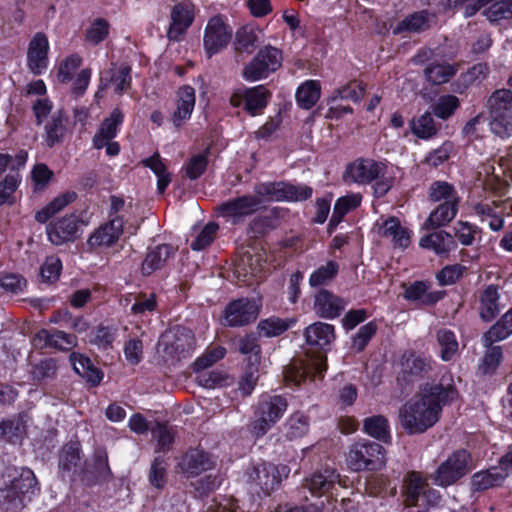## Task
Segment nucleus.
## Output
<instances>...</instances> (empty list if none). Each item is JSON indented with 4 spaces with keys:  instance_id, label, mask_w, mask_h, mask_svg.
<instances>
[{
    "instance_id": "obj_1",
    "label": "nucleus",
    "mask_w": 512,
    "mask_h": 512,
    "mask_svg": "<svg viewBox=\"0 0 512 512\" xmlns=\"http://www.w3.org/2000/svg\"><path fill=\"white\" fill-rule=\"evenodd\" d=\"M458 398L450 374L444 375L437 385L426 386L399 409V420L408 434H420L439 420L442 406Z\"/></svg>"
},
{
    "instance_id": "obj_2",
    "label": "nucleus",
    "mask_w": 512,
    "mask_h": 512,
    "mask_svg": "<svg viewBox=\"0 0 512 512\" xmlns=\"http://www.w3.org/2000/svg\"><path fill=\"white\" fill-rule=\"evenodd\" d=\"M0 506L7 510H19L39 491L34 472L27 467H7L2 474Z\"/></svg>"
},
{
    "instance_id": "obj_3",
    "label": "nucleus",
    "mask_w": 512,
    "mask_h": 512,
    "mask_svg": "<svg viewBox=\"0 0 512 512\" xmlns=\"http://www.w3.org/2000/svg\"><path fill=\"white\" fill-rule=\"evenodd\" d=\"M345 178L358 184H370L374 181V193L377 197H382L393 186L394 173L393 168L384 162L361 158L347 166Z\"/></svg>"
},
{
    "instance_id": "obj_4",
    "label": "nucleus",
    "mask_w": 512,
    "mask_h": 512,
    "mask_svg": "<svg viewBox=\"0 0 512 512\" xmlns=\"http://www.w3.org/2000/svg\"><path fill=\"white\" fill-rule=\"evenodd\" d=\"M195 345L196 340L191 330L176 327L161 335L157 353L164 363L174 364L188 357L194 351Z\"/></svg>"
},
{
    "instance_id": "obj_5",
    "label": "nucleus",
    "mask_w": 512,
    "mask_h": 512,
    "mask_svg": "<svg viewBox=\"0 0 512 512\" xmlns=\"http://www.w3.org/2000/svg\"><path fill=\"white\" fill-rule=\"evenodd\" d=\"M286 398L280 395L263 393L259 396L251 422L254 436H264L284 415L287 410Z\"/></svg>"
},
{
    "instance_id": "obj_6",
    "label": "nucleus",
    "mask_w": 512,
    "mask_h": 512,
    "mask_svg": "<svg viewBox=\"0 0 512 512\" xmlns=\"http://www.w3.org/2000/svg\"><path fill=\"white\" fill-rule=\"evenodd\" d=\"M490 129L502 139L512 136V91L496 90L488 99Z\"/></svg>"
},
{
    "instance_id": "obj_7",
    "label": "nucleus",
    "mask_w": 512,
    "mask_h": 512,
    "mask_svg": "<svg viewBox=\"0 0 512 512\" xmlns=\"http://www.w3.org/2000/svg\"><path fill=\"white\" fill-rule=\"evenodd\" d=\"M313 189L305 184L263 182L254 187L253 197L259 199V209L264 202L304 201L312 196Z\"/></svg>"
},
{
    "instance_id": "obj_8",
    "label": "nucleus",
    "mask_w": 512,
    "mask_h": 512,
    "mask_svg": "<svg viewBox=\"0 0 512 512\" xmlns=\"http://www.w3.org/2000/svg\"><path fill=\"white\" fill-rule=\"evenodd\" d=\"M385 461L384 447L371 441L354 443L346 457L347 466L355 472L379 470L385 465Z\"/></svg>"
},
{
    "instance_id": "obj_9",
    "label": "nucleus",
    "mask_w": 512,
    "mask_h": 512,
    "mask_svg": "<svg viewBox=\"0 0 512 512\" xmlns=\"http://www.w3.org/2000/svg\"><path fill=\"white\" fill-rule=\"evenodd\" d=\"M281 50L267 45L260 49L253 59L244 67L242 76L246 81L256 82L266 79L282 65Z\"/></svg>"
},
{
    "instance_id": "obj_10",
    "label": "nucleus",
    "mask_w": 512,
    "mask_h": 512,
    "mask_svg": "<svg viewBox=\"0 0 512 512\" xmlns=\"http://www.w3.org/2000/svg\"><path fill=\"white\" fill-rule=\"evenodd\" d=\"M471 469V456L460 449L453 452L436 470L434 474L435 484L446 487L466 475Z\"/></svg>"
},
{
    "instance_id": "obj_11",
    "label": "nucleus",
    "mask_w": 512,
    "mask_h": 512,
    "mask_svg": "<svg viewBox=\"0 0 512 512\" xmlns=\"http://www.w3.org/2000/svg\"><path fill=\"white\" fill-rule=\"evenodd\" d=\"M289 473L290 469L286 465L262 462L254 465L247 476L250 484L260 488L263 493L270 494L279 487L282 479L288 477Z\"/></svg>"
},
{
    "instance_id": "obj_12",
    "label": "nucleus",
    "mask_w": 512,
    "mask_h": 512,
    "mask_svg": "<svg viewBox=\"0 0 512 512\" xmlns=\"http://www.w3.org/2000/svg\"><path fill=\"white\" fill-rule=\"evenodd\" d=\"M233 29L222 16L209 19L203 36V45L208 57L225 49L232 38Z\"/></svg>"
},
{
    "instance_id": "obj_13",
    "label": "nucleus",
    "mask_w": 512,
    "mask_h": 512,
    "mask_svg": "<svg viewBox=\"0 0 512 512\" xmlns=\"http://www.w3.org/2000/svg\"><path fill=\"white\" fill-rule=\"evenodd\" d=\"M259 210V199L251 194L229 199L217 206L218 216L231 224L242 223L247 217Z\"/></svg>"
},
{
    "instance_id": "obj_14",
    "label": "nucleus",
    "mask_w": 512,
    "mask_h": 512,
    "mask_svg": "<svg viewBox=\"0 0 512 512\" xmlns=\"http://www.w3.org/2000/svg\"><path fill=\"white\" fill-rule=\"evenodd\" d=\"M405 487V502L408 506L428 508L439 501L438 492L429 488L426 481L416 472L408 474Z\"/></svg>"
},
{
    "instance_id": "obj_15",
    "label": "nucleus",
    "mask_w": 512,
    "mask_h": 512,
    "mask_svg": "<svg viewBox=\"0 0 512 512\" xmlns=\"http://www.w3.org/2000/svg\"><path fill=\"white\" fill-rule=\"evenodd\" d=\"M326 371V356L317 354L308 357L306 360L295 361L284 372L287 382L300 385L308 377H323Z\"/></svg>"
},
{
    "instance_id": "obj_16",
    "label": "nucleus",
    "mask_w": 512,
    "mask_h": 512,
    "mask_svg": "<svg viewBox=\"0 0 512 512\" xmlns=\"http://www.w3.org/2000/svg\"><path fill=\"white\" fill-rule=\"evenodd\" d=\"M81 220L76 214L65 215L46 226V234L49 242L60 246L73 242L79 237Z\"/></svg>"
},
{
    "instance_id": "obj_17",
    "label": "nucleus",
    "mask_w": 512,
    "mask_h": 512,
    "mask_svg": "<svg viewBox=\"0 0 512 512\" xmlns=\"http://www.w3.org/2000/svg\"><path fill=\"white\" fill-rule=\"evenodd\" d=\"M124 217L115 216L102 224L89 236L87 245L91 250L109 248L117 243L123 233Z\"/></svg>"
},
{
    "instance_id": "obj_18",
    "label": "nucleus",
    "mask_w": 512,
    "mask_h": 512,
    "mask_svg": "<svg viewBox=\"0 0 512 512\" xmlns=\"http://www.w3.org/2000/svg\"><path fill=\"white\" fill-rule=\"evenodd\" d=\"M195 17V6L191 1H183L173 6L170 13L168 38L179 41L192 25Z\"/></svg>"
},
{
    "instance_id": "obj_19",
    "label": "nucleus",
    "mask_w": 512,
    "mask_h": 512,
    "mask_svg": "<svg viewBox=\"0 0 512 512\" xmlns=\"http://www.w3.org/2000/svg\"><path fill=\"white\" fill-rule=\"evenodd\" d=\"M374 229L382 238L389 240L394 248L405 249L410 244L411 231L403 226L396 217L379 219L375 223Z\"/></svg>"
},
{
    "instance_id": "obj_20",
    "label": "nucleus",
    "mask_w": 512,
    "mask_h": 512,
    "mask_svg": "<svg viewBox=\"0 0 512 512\" xmlns=\"http://www.w3.org/2000/svg\"><path fill=\"white\" fill-rule=\"evenodd\" d=\"M259 314V306L249 299L234 300L225 309L224 320L228 326H244L254 321Z\"/></svg>"
},
{
    "instance_id": "obj_21",
    "label": "nucleus",
    "mask_w": 512,
    "mask_h": 512,
    "mask_svg": "<svg viewBox=\"0 0 512 512\" xmlns=\"http://www.w3.org/2000/svg\"><path fill=\"white\" fill-rule=\"evenodd\" d=\"M49 41L44 33L38 32L30 40L27 50V66L35 75L48 68Z\"/></svg>"
},
{
    "instance_id": "obj_22",
    "label": "nucleus",
    "mask_w": 512,
    "mask_h": 512,
    "mask_svg": "<svg viewBox=\"0 0 512 512\" xmlns=\"http://www.w3.org/2000/svg\"><path fill=\"white\" fill-rule=\"evenodd\" d=\"M32 344L37 349L54 348L67 351L77 345V338L64 331L41 329L32 338Z\"/></svg>"
},
{
    "instance_id": "obj_23",
    "label": "nucleus",
    "mask_w": 512,
    "mask_h": 512,
    "mask_svg": "<svg viewBox=\"0 0 512 512\" xmlns=\"http://www.w3.org/2000/svg\"><path fill=\"white\" fill-rule=\"evenodd\" d=\"M503 287L496 284H490L480 293L479 296V314L484 321H490L494 319L500 312V310L506 305L507 301H504Z\"/></svg>"
},
{
    "instance_id": "obj_24",
    "label": "nucleus",
    "mask_w": 512,
    "mask_h": 512,
    "mask_svg": "<svg viewBox=\"0 0 512 512\" xmlns=\"http://www.w3.org/2000/svg\"><path fill=\"white\" fill-rule=\"evenodd\" d=\"M215 465L216 461L209 453L198 449L186 453L179 463L182 472L188 477L198 476L213 469Z\"/></svg>"
},
{
    "instance_id": "obj_25",
    "label": "nucleus",
    "mask_w": 512,
    "mask_h": 512,
    "mask_svg": "<svg viewBox=\"0 0 512 512\" xmlns=\"http://www.w3.org/2000/svg\"><path fill=\"white\" fill-rule=\"evenodd\" d=\"M345 306L343 299L326 289L319 290L314 298V311L321 318L334 319L341 314Z\"/></svg>"
},
{
    "instance_id": "obj_26",
    "label": "nucleus",
    "mask_w": 512,
    "mask_h": 512,
    "mask_svg": "<svg viewBox=\"0 0 512 512\" xmlns=\"http://www.w3.org/2000/svg\"><path fill=\"white\" fill-rule=\"evenodd\" d=\"M431 370L430 359L413 351H405L400 359V374L404 380L426 375Z\"/></svg>"
},
{
    "instance_id": "obj_27",
    "label": "nucleus",
    "mask_w": 512,
    "mask_h": 512,
    "mask_svg": "<svg viewBox=\"0 0 512 512\" xmlns=\"http://www.w3.org/2000/svg\"><path fill=\"white\" fill-rule=\"evenodd\" d=\"M306 343L326 352L335 340L334 326L324 322L309 325L304 332Z\"/></svg>"
},
{
    "instance_id": "obj_28",
    "label": "nucleus",
    "mask_w": 512,
    "mask_h": 512,
    "mask_svg": "<svg viewBox=\"0 0 512 512\" xmlns=\"http://www.w3.org/2000/svg\"><path fill=\"white\" fill-rule=\"evenodd\" d=\"M336 485L344 486L340 475L330 467L315 472L306 480V486L313 494H326L335 489Z\"/></svg>"
},
{
    "instance_id": "obj_29",
    "label": "nucleus",
    "mask_w": 512,
    "mask_h": 512,
    "mask_svg": "<svg viewBox=\"0 0 512 512\" xmlns=\"http://www.w3.org/2000/svg\"><path fill=\"white\" fill-rule=\"evenodd\" d=\"M196 101L195 90L189 85L182 86L177 92L176 109L172 114V122L179 128L190 119Z\"/></svg>"
},
{
    "instance_id": "obj_30",
    "label": "nucleus",
    "mask_w": 512,
    "mask_h": 512,
    "mask_svg": "<svg viewBox=\"0 0 512 512\" xmlns=\"http://www.w3.org/2000/svg\"><path fill=\"white\" fill-rule=\"evenodd\" d=\"M123 113L118 109H114L110 116L103 120L100 128L93 138V145L97 149L104 148L108 140H113L123 122Z\"/></svg>"
},
{
    "instance_id": "obj_31",
    "label": "nucleus",
    "mask_w": 512,
    "mask_h": 512,
    "mask_svg": "<svg viewBox=\"0 0 512 512\" xmlns=\"http://www.w3.org/2000/svg\"><path fill=\"white\" fill-rule=\"evenodd\" d=\"M174 254L175 249L169 244H161L151 248L142 263V273L150 275L154 271L163 268Z\"/></svg>"
},
{
    "instance_id": "obj_32",
    "label": "nucleus",
    "mask_w": 512,
    "mask_h": 512,
    "mask_svg": "<svg viewBox=\"0 0 512 512\" xmlns=\"http://www.w3.org/2000/svg\"><path fill=\"white\" fill-rule=\"evenodd\" d=\"M420 246L434 251L437 255H445L456 248V242L451 234L445 231H436L420 239Z\"/></svg>"
},
{
    "instance_id": "obj_33",
    "label": "nucleus",
    "mask_w": 512,
    "mask_h": 512,
    "mask_svg": "<svg viewBox=\"0 0 512 512\" xmlns=\"http://www.w3.org/2000/svg\"><path fill=\"white\" fill-rule=\"evenodd\" d=\"M459 204L440 203L431 211L423 224L425 229H435L450 223L458 212Z\"/></svg>"
},
{
    "instance_id": "obj_34",
    "label": "nucleus",
    "mask_w": 512,
    "mask_h": 512,
    "mask_svg": "<svg viewBox=\"0 0 512 512\" xmlns=\"http://www.w3.org/2000/svg\"><path fill=\"white\" fill-rule=\"evenodd\" d=\"M512 335V307L483 335V345L490 346Z\"/></svg>"
},
{
    "instance_id": "obj_35",
    "label": "nucleus",
    "mask_w": 512,
    "mask_h": 512,
    "mask_svg": "<svg viewBox=\"0 0 512 512\" xmlns=\"http://www.w3.org/2000/svg\"><path fill=\"white\" fill-rule=\"evenodd\" d=\"M508 476L504 467H492L486 471L475 473L472 477V487L474 490H486L500 485Z\"/></svg>"
},
{
    "instance_id": "obj_36",
    "label": "nucleus",
    "mask_w": 512,
    "mask_h": 512,
    "mask_svg": "<svg viewBox=\"0 0 512 512\" xmlns=\"http://www.w3.org/2000/svg\"><path fill=\"white\" fill-rule=\"evenodd\" d=\"M77 194L73 191H67L50 201L45 207L37 211L35 220L39 223H46L55 214L62 211L66 206L75 201Z\"/></svg>"
},
{
    "instance_id": "obj_37",
    "label": "nucleus",
    "mask_w": 512,
    "mask_h": 512,
    "mask_svg": "<svg viewBox=\"0 0 512 512\" xmlns=\"http://www.w3.org/2000/svg\"><path fill=\"white\" fill-rule=\"evenodd\" d=\"M269 97L270 93L263 85L248 88L243 94L244 108L251 115H255L267 106Z\"/></svg>"
},
{
    "instance_id": "obj_38",
    "label": "nucleus",
    "mask_w": 512,
    "mask_h": 512,
    "mask_svg": "<svg viewBox=\"0 0 512 512\" xmlns=\"http://www.w3.org/2000/svg\"><path fill=\"white\" fill-rule=\"evenodd\" d=\"M141 164L149 168L157 177V190L164 193L165 189L171 182V174L167 171L166 164L158 152L151 157L145 158Z\"/></svg>"
},
{
    "instance_id": "obj_39",
    "label": "nucleus",
    "mask_w": 512,
    "mask_h": 512,
    "mask_svg": "<svg viewBox=\"0 0 512 512\" xmlns=\"http://www.w3.org/2000/svg\"><path fill=\"white\" fill-rule=\"evenodd\" d=\"M457 72V66L446 62H434L426 66L425 78L434 85H441L448 82Z\"/></svg>"
},
{
    "instance_id": "obj_40",
    "label": "nucleus",
    "mask_w": 512,
    "mask_h": 512,
    "mask_svg": "<svg viewBox=\"0 0 512 512\" xmlns=\"http://www.w3.org/2000/svg\"><path fill=\"white\" fill-rule=\"evenodd\" d=\"M26 432V425L22 417H14L0 422V441L4 443H18Z\"/></svg>"
},
{
    "instance_id": "obj_41",
    "label": "nucleus",
    "mask_w": 512,
    "mask_h": 512,
    "mask_svg": "<svg viewBox=\"0 0 512 512\" xmlns=\"http://www.w3.org/2000/svg\"><path fill=\"white\" fill-rule=\"evenodd\" d=\"M433 18L434 16L430 15L426 11L413 13L397 24L394 29V33L399 34L405 31L420 32L426 30L430 27Z\"/></svg>"
},
{
    "instance_id": "obj_42",
    "label": "nucleus",
    "mask_w": 512,
    "mask_h": 512,
    "mask_svg": "<svg viewBox=\"0 0 512 512\" xmlns=\"http://www.w3.org/2000/svg\"><path fill=\"white\" fill-rule=\"evenodd\" d=\"M66 118L62 111H56L45 125V141L49 147L61 142L66 133Z\"/></svg>"
},
{
    "instance_id": "obj_43",
    "label": "nucleus",
    "mask_w": 512,
    "mask_h": 512,
    "mask_svg": "<svg viewBox=\"0 0 512 512\" xmlns=\"http://www.w3.org/2000/svg\"><path fill=\"white\" fill-rule=\"evenodd\" d=\"M262 30L252 26H243L235 33V48L238 51L251 53L261 42Z\"/></svg>"
},
{
    "instance_id": "obj_44",
    "label": "nucleus",
    "mask_w": 512,
    "mask_h": 512,
    "mask_svg": "<svg viewBox=\"0 0 512 512\" xmlns=\"http://www.w3.org/2000/svg\"><path fill=\"white\" fill-rule=\"evenodd\" d=\"M321 85L316 80H307L296 91V101L303 109H310L320 98Z\"/></svg>"
},
{
    "instance_id": "obj_45",
    "label": "nucleus",
    "mask_w": 512,
    "mask_h": 512,
    "mask_svg": "<svg viewBox=\"0 0 512 512\" xmlns=\"http://www.w3.org/2000/svg\"><path fill=\"white\" fill-rule=\"evenodd\" d=\"M429 198L433 202L459 204L460 197L455 188L444 181L434 182L429 189Z\"/></svg>"
},
{
    "instance_id": "obj_46",
    "label": "nucleus",
    "mask_w": 512,
    "mask_h": 512,
    "mask_svg": "<svg viewBox=\"0 0 512 512\" xmlns=\"http://www.w3.org/2000/svg\"><path fill=\"white\" fill-rule=\"evenodd\" d=\"M364 431L369 436L384 442L391 439L388 420L381 415L366 418L364 420Z\"/></svg>"
},
{
    "instance_id": "obj_47",
    "label": "nucleus",
    "mask_w": 512,
    "mask_h": 512,
    "mask_svg": "<svg viewBox=\"0 0 512 512\" xmlns=\"http://www.w3.org/2000/svg\"><path fill=\"white\" fill-rule=\"evenodd\" d=\"M437 342L440 347V357L443 361L452 360L458 353L459 344L453 331L440 329L437 332Z\"/></svg>"
},
{
    "instance_id": "obj_48",
    "label": "nucleus",
    "mask_w": 512,
    "mask_h": 512,
    "mask_svg": "<svg viewBox=\"0 0 512 512\" xmlns=\"http://www.w3.org/2000/svg\"><path fill=\"white\" fill-rule=\"evenodd\" d=\"M405 298L421 304H434L442 298V292H428L423 282H416L405 290Z\"/></svg>"
},
{
    "instance_id": "obj_49",
    "label": "nucleus",
    "mask_w": 512,
    "mask_h": 512,
    "mask_svg": "<svg viewBox=\"0 0 512 512\" xmlns=\"http://www.w3.org/2000/svg\"><path fill=\"white\" fill-rule=\"evenodd\" d=\"M360 203L361 195L358 193H353L340 197L334 205L330 224L337 225L348 212L356 209L360 205Z\"/></svg>"
},
{
    "instance_id": "obj_50",
    "label": "nucleus",
    "mask_w": 512,
    "mask_h": 512,
    "mask_svg": "<svg viewBox=\"0 0 512 512\" xmlns=\"http://www.w3.org/2000/svg\"><path fill=\"white\" fill-rule=\"evenodd\" d=\"M56 361L50 358L43 359L38 363L32 364L30 369L31 379L36 384H43L56 376Z\"/></svg>"
},
{
    "instance_id": "obj_51",
    "label": "nucleus",
    "mask_w": 512,
    "mask_h": 512,
    "mask_svg": "<svg viewBox=\"0 0 512 512\" xmlns=\"http://www.w3.org/2000/svg\"><path fill=\"white\" fill-rule=\"evenodd\" d=\"M339 265L335 261H328L326 264L318 267L309 277V284L312 287L326 285L337 275Z\"/></svg>"
},
{
    "instance_id": "obj_52",
    "label": "nucleus",
    "mask_w": 512,
    "mask_h": 512,
    "mask_svg": "<svg viewBox=\"0 0 512 512\" xmlns=\"http://www.w3.org/2000/svg\"><path fill=\"white\" fill-rule=\"evenodd\" d=\"M286 436L296 439L304 436L309 430V418L303 413L292 414L285 423Z\"/></svg>"
},
{
    "instance_id": "obj_53",
    "label": "nucleus",
    "mask_w": 512,
    "mask_h": 512,
    "mask_svg": "<svg viewBox=\"0 0 512 512\" xmlns=\"http://www.w3.org/2000/svg\"><path fill=\"white\" fill-rule=\"evenodd\" d=\"M411 130L414 135L422 139H429L437 133L434 119L429 112L422 114L411 121Z\"/></svg>"
},
{
    "instance_id": "obj_54",
    "label": "nucleus",
    "mask_w": 512,
    "mask_h": 512,
    "mask_svg": "<svg viewBox=\"0 0 512 512\" xmlns=\"http://www.w3.org/2000/svg\"><path fill=\"white\" fill-rule=\"evenodd\" d=\"M110 25L104 18H96L91 22L85 32V40L92 45L104 41L109 34Z\"/></svg>"
},
{
    "instance_id": "obj_55",
    "label": "nucleus",
    "mask_w": 512,
    "mask_h": 512,
    "mask_svg": "<svg viewBox=\"0 0 512 512\" xmlns=\"http://www.w3.org/2000/svg\"><path fill=\"white\" fill-rule=\"evenodd\" d=\"M196 380L198 384L204 388L213 389L228 384L229 377L227 374L219 370L212 371H196Z\"/></svg>"
},
{
    "instance_id": "obj_56",
    "label": "nucleus",
    "mask_w": 512,
    "mask_h": 512,
    "mask_svg": "<svg viewBox=\"0 0 512 512\" xmlns=\"http://www.w3.org/2000/svg\"><path fill=\"white\" fill-rule=\"evenodd\" d=\"M151 433L157 442L158 451L166 452L170 449L174 441V432L171 427L156 423L155 426L151 427Z\"/></svg>"
},
{
    "instance_id": "obj_57",
    "label": "nucleus",
    "mask_w": 512,
    "mask_h": 512,
    "mask_svg": "<svg viewBox=\"0 0 512 512\" xmlns=\"http://www.w3.org/2000/svg\"><path fill=\"white\" fill-rule=\"evenodd\" d=\"M459 107V99L454 95H444L433 104V113L441 119L449 118Z\"/></svg>"
},
{
    "instance_id": "obj_58",
    "label": "nucleus",
    "mask_w": 512,
    "mask_h": 512,
    "mask_svg": "<svg viewBox=\"0 0 512 512\" xmlns=\"http://www.w3.org/2000/svg\"><path fill=\"white\" fill-rule=\"evenodd\" d=\"M484 15L490 22L512 19V0H502L493 3L484 11Z\"/></svg>"
},
{
    "instance_id": "obj_59",
    "label": "nucleus",
    "mask_w": 512,
    "mask_h": 512,
    "mask_svg": "<svg viewBox=\"0 0 512 512\" xmlns=\"http://www.w3.org/2000/svg\"><path fill=\"white\" fill-rule=\"evenodd\" d=\"M218 229V224L214 222L206 224L198 233L196 238L191 242V248L193 250L200 251L208 247L214 241Z\"/></svg>"
},
{
    "instance_id": "obj_60",
    "label": "nucleus",
    "mask_w": 512,
    "mask_h": 512,
    "mask_svg": "<svg viewBox=\"0 0 512 512\" xmlns=\"http://www.w3.org/2000/svg\"><path fill=\"white\" fill-rule=\"evenodd\" d=\"M257 366L258 365H254V363H252V365H248L245 372L239 379L238 389L243 396L251 395L257 385L259 378Z\"/></svg>"
},
{
    "instance_id": "obj_61",
    "label": "nucleus",
    "mask_w": 512,
    "mask_h": 512,
    "mask_svg": "<svg viewBox=\"0 0 512 512\" xmlns=\"http://www.w3.org/2000/svg\"><path fill=\"white\" fill-rule=\"evenodd\" d=\"M20 182L21 178L18 174H8L0 181V206L13 202V194Z\"/></svg>"
},
{
    "instance_id": "obj_62",
    "label": "nucleus",
    "mask_w": 512,
    "mask_h": 512,
    "mask_svg": "<svg viewBox=\"0 0 512 512\" xmlns=\"http://www.w3.org/2000/svg\"><path fill=\"white\" fill-rule=\"evenodd\" d=\"M239 350L242 354L248 355L249 365H258L260 362L261 348L258 340L253 335H247L240 341Z\"/></svg>"
},
{
    "instance_id": "obj_63",
    "label": "nucleus",
    "mask_w": 512,
    "mask_h": 512,
    "mask_svg": "<svg viewBox=\"0 0 512 512\" xmlns=\"http://www.w3.org/2000/svg\"><path fill=\"white\" fill-rule=\"evenodd\" d=\"M453 231L455 237L462 245L470 246L473 244L475 235L478 233V227L466 221H457Z\"/></svg>"
},
{
    "instance_id": "obj_64",
    "label": "nucleus",
    "mask_w": 512,
    "mask_h": 512,
    "mask_svg": "<svg viewBox=\"0 0 512 512\" xmlns=\"http://www.w3.org/2000/svg\"><path fill=\"white\" fill-rule=\"evenodd\" d=\"M209 150L206 149L204 152L193 155L186 165V175L191 180L199 178L205 171L208 164Z\"/></svg>"
}]
</instances>
